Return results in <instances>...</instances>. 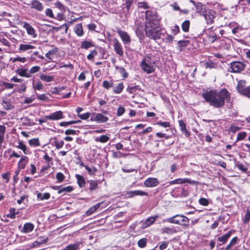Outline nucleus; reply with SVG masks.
<instances>
[{
	"label": "nucleus",
	"mask_w": 250,
	"mask_h": 250,
	"mask_svg": "<svg viewBox=\"0 0 250 250\" xmlns=\"http://www.w3.org/2000/svg\"><path fill=\"white\" fill-rule=\"evenodd\" d=\"M16 147L19 149L22 150L25 154H28L30 153L29 149L27 148V146L22 141L19 142Z\"/></svg>",
	"instance_id": "nucleus-21"
},
{
	"label": "nucleus",
	"mask_w": 250,
	"mask_h": 250,
	"mask_svg": "<svg viewBox=\"0 0 250 250\" xmlns=\"http://www.w3.org/2000/svg\"><path fill=\"white\" fill-rule=\"evenodd\" d=\"M54 144L56 148L59 149L63 146L64 145V142L62 140L58 141L57 140H55L54 141Z\"/></svg>",
	"instance_id": "nucleus-42"
},
{
	"label": "nucleus",
	"mask_w": 250,
	"mask_h": 250,
	"mask_svg": "<svg viewBox=\"0 0 250 250\" xmlns=\"http://www.w3.org/2000/svg\"><path fill=\"white\" fill-rule=\"evenodd\" d=\"M158 217V215L147 218L142 224L143 228H146L153 224Z\"/></svg>",
	"instance_id": "nucleus-14"
},
{
	"label": "nucleus",
	"mask_w": 250,
	"mask_h": 250,
	"mask_svg": "<svg viewBox=\"0 0 250 250\" xmlns=\"http://www.w3.org/2000/svg\"><path fill=\"white\" fill-rule=\"evenodd\" d=\"M199 203L200 205L204 206H207L209 204L208 200L205 198H200Z\"/></svg>",
	"instance_id": "nucleus-54"
},
{
	"label": "nucleus",
	"mask_w": 250,
	"mask_h": 250,
	"mask_svg": "<svg viewBox=\"0 0 250 250\" xmlns=\"http://www.w3.org/2000/svg\"><path fill=\"white\" fill-rule=\"evenodd\" d=\"M31 8L41 12L43 10V6L42 4L37 0H33L31 2Z\"/></svg>",
	"instance_id": "nucleus-15"
},
{
	"label": "nucleus",
	"mask_w": 250,
	"mask_h": 250,
	"mask_svg": "<svg viewBox=\"0 0 250 250\" xmlns=\"http://www.w3.org/2000/svg\"><path fill=\"white\" fill-rule=\"evenodd\" d=\"M147 240L146 238H144L140 239L138 242V245L140 248H144L146 244Z\"/></svg>",
	"instance_id": "nucleus-47"
},
{
	"label": "nucleus",
	"mask_w": 250,
	"mask_h": 250,
	"mask_svg": "<svg viewBox=\"0 0 250 250\" xmlns=\"http://www.w3.org/2000/svg\"><path fill=\"white\" fill-rule=\"evenodd\" d=\"M157 16L152 11L146 12L145 32L146 37L154 40L161 38L162 30Z\"/></svg>",
	"instance_id": "nucleus-1"
},
{
	"label": "nucleus",
	"mask_w": 250,
	"mask_h": 250,
	"mask_svg": "<svg viewBox=\"0 0 250 250\" xmlns=\"http://www.w3.org/2000/svg\"><path fill=\"white\" fill-rule=\"evenodd\" d=\"M245 64L241 62H233L230 63L229 71L233 73H239L245 68Z\"/></svg>",
	"instance_id": "nucleus-5"
},
{
	"label": "nucleus",
	"mask_w": 250,
	"mask_h": 250,
	"mask_svg": "<svg viewBox=\"0 0 250 250\" xmlns=\"http://www.w3.org/2000/svg\"><path fill=\"white\" fill-rule=\"evenodd\" d=\"M73 190V188L72 186H69L66 187H63L61 188L60 190H58V193L61 194L63 192H70L72 191Z\"/></svg>",
	"instance_id": "nucleus-35"
},
{
	"label": "nucleus",
	"mask_w": 250,
	"mask_h": 250,
	"mask_svg": "<svg viewBox=\"0 0 250 250\" xmlns=\"http://www.w3.org/2000/svg\"><path fill=\"white\" fill-rule=\"evenodd\" d=\"M134 194L135 196H147L148 193L140 190H134Z\"/></svg>",
	"instance_id": "nucleus-59"
},
{
	"label": "nucleus",
	"mask_w": 250,
	"mask_h": 250,
	"mask_svg": "<svg viewBox=\"0 0 250 250\" xmlns=\"http://www.w3.org/2000/svg\"><path fill=\"white\" fill-rule=\"evenodd\" d=\"M11 60H12L13 62H20L24 63L26 61V59L25 57H17L11 59Z\"/></svg>",
	"instance_id": "nucleus-49"
},
{
	"label": "nucleus",
	"mask_w": 250,
	"mask_h": 250,
	"mask_svg": "<svg viewBox=\"0 0 250 250\" xmlns=\"http://www.w3.org/2000/svg\"><path fill=\"white\" fill-rule=\"evenodd\" d=\"M23 27L26 30L27 33L29 36L33 38H37V34L30 24L25 22L23 23Z\"/></svg>",
	"instance_id": "nucleus-6"
},
{
	"label": "nucleus",
	"mask_w": 250,
	"mask_h": 250,
	"mask_svg": "<svg viewBox=\"0 0 250 250\" xmlns=\"http://www.w3.org/2000/svg\"><path fill=\"white\" fill-rule=\"evenodd\" d=\"M75 33L77 36L81 37L83 35V26L81 23L77 24L74 29Z\"/></svg>",
	"instance_id": "nucleus-23"
},
{
	"label": "nucleus",
	"mask_w": 250,
	"mask_h": 250,
	"mask_svg": "<svg viewBox=\"0 0 250 250\" xmlns=\"http://www.w3.org/2000/svg\"><path fill=\"white\" fill-rule=\"evenodd\" d=\"M217 40L216 34L212 30L208 29L206 41L208 43H213Z\"/></svg>",
	"instance_id": "nucleus-13"
},
{
	"label": "nucleus",
	"mask_w": 250,
	"mask_h": 250,
	"mask_svg": "<svg viewBox=\"0 0 250 250\" xmlns=\"http://www.w3.org/2000/svg\"><path fill=\"white\" fill-rule=\"evenodd\" d=\"M40 78L42 81L48 83L51 82L54 80V77L53 76H48L44 74H41Z\"/></svg>",
	"instance_id": "nucleus-27"
},
{
	"label": "nucleus",
	"mask_w": 250,
	"mask_h": 250,
	"mask_svg": "<svg viewBox=\"0 0 250 250\" xmlns=\"http://www.w3.org/2000/svg\"><path fill=\"white\" fill-rule=\"evenodd\" d=\"M85 168L87 170L89 174H90V175L94 174L97 171V168L94 167H90L87 166V167H85Z\"/></svg>",
	"instance_id": "nucleus-46"
},
{
	"label": "nucleus",
	"mask_w": 250,
	"mask_h": 250,
	"mask_svg": "<svg viewBox=\"0 0 250 250\" xmlns=\"http://www.w3.org/2000/svg\"><path fill=\"white\" fill-rule=\"evenodd\" d=\"M6 128L4 125H0V149L2 146V144L4 141V134Z\"/></svg>",
	"instance_id": "nucleus-24"
},
{
	"label": "nucleus",
	"mask_w": 250,
	"mask_h": 250,
	"mask_svg": "<svg viewBox=\"0 0 250 250\" xmlns=\"http://www.w3.org/2000/svg\"><path fill=\"white\" fill-rule=\"evenodd\" d=\"M125 111V108L122 106H120L117 110L116 115L117 116H122Z\"/></svg>",
	"instance_id": "nucleus-56"
},
{
	"label": "nucleus",
	"mask_w": 250,
	"mask_h": 250,
	"mask_svg": "<svg viewBox=\"0 0 250 250\" xmlns=\"http://www.w3.org/2000/svg\"><path fill=\"white\" fill-rule=\"evenodd\" d=\"M16 72L21 77H24L26 78L31 77L29 71L27 69L19 68L16 70Z\"/></svg>",
	"instance_id": "nucleus-20"
},
{
	"label": "nucleus",
	"mask_w": 250,
	"mask_h": 250,
	"mask_svg": "<svg viewBox=\"0 0 250 250\" xmlns=\"http://www.w3.org/2000/svg\"><path fill=\"white\" fill-rule=\"evenodd\" d=\"M166 221L170 223L180 225L183 226H188L189 224V219L182 215H176L167 218Z\"/></svg>",
	"instance_id": "nucleus-4"
},
{
	"label": "nucleus",
	"mask_w": 250,
	"mask_h": 250,
	"mask_svg": "<svg viewBox=\"0 0 250 250\" xmlns=\"http://www.w3.org/2000/svg\"><path fill=\"white\" fill-rule=\"evenodd\" d=\"M190 25V22L188 20L184 21L182 24V28L183 31L187 32L188 31Z\"/></svg>",
	"instance_id": "nucleus-37"
},
{
	"label": "nucleus",
	"mask_w": 250,
	"mask_h": 250,
	"mask_svg": "<svg viewBox=\"0 0 250 250\" xmlns=\"http://www.w3.org/2000/svg\"><path fill=\"white\" fill-rule=\"evenodd\" d=\"M33 84V88L35 90H40L43 88V85L42 83L40 81H38L36 84H34V83Z\"/></svg>",
	"instance_id": "nucleus-44"
},
{
	"label": "nucleus",
	"mask_w": 250,
	"mask_h": 250,
	"mask_svg": "<svg viewBox=\"0 0 250 250\" xmlns=\"http://www.w3.org/2000/svg\"><path fill=\"white\" fill-rule=\"evenodd\" d=\"M135 0H126L125 4H124L125 6V7L128 10L131 5L133 4V2Z\"/></svg>",
	"instance_id": "nucleus-58"
},
{
	"label": "nucleus",
	"mask_w": 250,
	"mask_h": 250,
	"mask_svg": "<svg viewBox=\"0 0 250 250\" xmlns=\"http://www.w3.org/2000/svg\"><path fill=\"white\" fill-rule=\"evenodd\" d=\"M117 33H118L123 43L125 44H127L130 43V38L127 32L121 30H118Z\"/></svg>",
	"instance_id": "nucleus-9"
},
{
	"label": "nucleus",
	"mask_w": 250,
	"mask_h": 250,
	"mask_svg": "<svg viewBox=\"0 0 250 250\" xmlns=\"http://www.w3.org/2000/svg\"><path fill=\"white\" fill-rule=\"evenodd\" d=\"M163 232L168 234H171L176 232V230L173 228L165 227L163 229Z\"/></svg>",
	"instance_id": "nucleus-45"
},
{
	"label": "nucleus",
	"mask_w": 250,
	"mask_h": 250,
	"mask_svg": "<svg viewBox=\"0 0 250 250\" xmlns=\"http://www.w3.org/2000/svg\"><path fill=\"white\" fill-rule=\"evenodd\" d=\"M247 133L245 132H241L237 134L236 141L243 140L246 137Z\"/></svg>",
	"instance_id": "nucleus-52"
},
{
	"label": "nucleus",
	"mask_w": 250,
	"mask_h": 250,
	"mask_svg": "<svg viewBox=\"0 0 250 250\" xmlns=\"http://www.w3.org/2000/svg\"><path fill=\"white\" fill-rule=\"evenodd\" d=\"M81 122L80 120L78 121H71L69 122H62L60 123V125L61 126H67L69 125L78 123Z\"/></svg>",
	"instance_id": "nucleus-40"
},
{
	"label": "nucleus",
	"mask_w": 250,
	"mask_h": 250,
	"mask_svg": "<svg viewBox=\"0 0 250 250\" xmlns=\"http://www.w3.org/2000/svg\"><path fill=\"white\" fill-rule=\"evenodd\" d=\"M103 86L106 89H108L110 87H112V83H109L107 81H104L103 83Z\"/></svg>",
	"instance_id": "nucleus-63"
},
{
	"label": "nucleus",
	"mask_w": 250,
	"mask_h": 250,
	"mask_svg": "<svg viewBox=\"0 0 250 250\" xmlns=\"http://www.w3.org/2000/svg\"><path fill=\"white\" fill-rule=\"evenodd\" d=\"M168 244V242L163 241L160 244V245L159 246V248L160 250H164L167 248Z\"/></svg>",
	"instance_id": "nucleus-64"
},
{
	"label": "nucleus",
	"mask_w": 250,
	"mask_h": 250,
	"mask_svg": "<svg viewBox=\"0 0 250 250\" xmlns=\"http://www.w3.org/2000/svg\"><path fill=\"white\" fill-rule=\"evenodd\" d=\"M34 228V226L31 223H26L24 224L22 232L23 233H28L32 231Z\"/></svg>",
	"instance_id": "nucleus-22"
},
{
	"label": "nucleus",
	"mask_w": 250,
	"mask_h": 250,
	"mask_svg": "<svg viewBox=\"0 0 250 250\" xmlns=\"http://www.w3.org/2000/svg\"><path fill=\"white\" fill-rule=\"evenodd\" d=\"M137 5L139 8H143L144 9H146L149 8L147 3L145 1L139 2Z\"/></svg>",
	"instance_id": "nucleus-53"
},
{
	"label": "nucleus",
	"mask_w": 250,
	"mask_h": 250,
	"mask_svg": "<svg viewBox=\"0 0 250 250\" xmlns=\"http://www.w3.org/2000/svg\"><path fill=\"white\" fill-rule=\"evenodd\" d=\"M179 125L181 131L185 134L187 137L190 135V133L186 128V125L183 120L179 121Z\"/></svg>",
	"instance_id": "nucleus-19"
},
{
	"label": "nucleus",
	"mask_w": 250,
	"mask_h": 250,
	"mask_svg": "<svg viewBox=\"0 0 250 250\" xmlns=\"http://www.w3.org/2000/svg\"><path fill=\"white\" fill-rule=\"evenodd\" d=\"M45 15L46 16L49 17L51 18H54V16L53 14L52 10L50 8H47L45 10Z\"/></svg>",
	"instance_id": "nucleus-61"
},
{
	"label": "nucleus",
	"mask_w": 250,
	"mask_h": 250,
	"mask_svg": "<svg viewBox=\"0 0 250 250\" xmlns=\"http://www.w3.org/2000/svg\"><path fill=\"white\" fill-rule=\"evenodd\" d=\"M93 46V44L90 42L83 41L81 43V48H83V49H87L88 48H89L90 47H92Z\"/></svg>",
	"instance_id": "nucleus-38"
},
{
	"label": "nucleus",
	"mask_w": 250,
	"mask_h": 250,
	"mask_svg": "<svg viewBox=\"0 0 250 250\" xmlns=\"http://www.w3.org/2000/svg\"><path fill=\"white\" fill-rule=\"evenodd\" d=\"M239 94L250 98V87H246Z\"/></svg>",
	"instance_id": "nucleus-39"
},
{
	"label": "nucleus",
	"mask_w": 250,
	"mask_h": 250,
	"mask_svg": "<svg viewBox=\"0 0 250 250\" xmlns=\"http://www.w3.org/2000/svg\"><path fill=\"white\" fill-rule=\"evenodd\" d=\"M50 197V194L49 193H44L43 194L38 193L37 194V198L40 200H47Z\"/></svg>",
	"instance_id": "nucleus-34"
},
{
	"label": "nucleus",
	"mask_w": 250,
	"mask_h": 250,
	"mask_svg": "<svg viewBox=\"0 0 250 250\" xmlns=\"http://www.w3.org/2000/svg\"><path fill=\"white\" fill-rule=\"evenodd\" d=\"M156 125L162 126L164 127H167L170 126V124L168 122H161L159 121L156 123Z\"/></svg>",
	"instance_id": "nucleus-60"
},
{
	"label": "nucleus",
	"mask_w": 250,
	"mask_h": 250,
	"mask_svg": "<svg viewBox=\"0 0 250 250\" xmlns=\"http://www.w3.org/2000/svg\"><path fill=\"white\" fill-rule=\"evenodd\" d=\"M16 214V212L15 208H11L9 210V213L7 215V217L11 218V219H14L15 218Z\"/></svg>",
	"instance_id": "nucleus-48"
},
{
	"label": "nucleus",
	"mask_w": 250,
	"mask_h": 250,
	"mask_svg": "<svg viewBox=\"0 0 250 250\" xmlns=\"http://www.w3.org/2000/svg\"><path fill=\"white\" fill-rule=\"evenodd\" d=\"M2 105L3 108L7 110H12L14 108V106L8 100H3Z\"/></svg>",
	"instance_id": "nucleus-30"
},
{
	"label": "nucleus",
	"mask_w": 250,
	"mask_h": 250,
	"mask_svg": "<svg viewBox=\"0 0 250 250\" xmlns=\"http://www.w3.org/2000/svg\"><path fill=\"white\" fill-rule=\"evenodd\" d=\"M28 158L25 156H22L18 164V167L19 169H24L28 162Z\"/></svg>",
	"instance_id": "nucleus-18"
},
{
	"label": "nucleus",
	"mask_w": 250,
	"mask_h": 250,
	"mask_svg": "<svg viewBox=\"0 0 250 250\" xmlns=\"http://www.w3.org/2000/svg\"><path fill=\"white\" fill-rule=\"evenodd\" d=\"M48 120H58L63 118L62 112L61 111H57L54 113L51 114L48 116Z\"/></svg>",
	"instance_id": "nucleus-11"
},
{
	"label": "nucleus",
	"mask_w": 250,
	"mask_h": 250,
	"mask_svg": "<svg viewBox=\"0 0 250 250\" xmlns=\"http://www.w3.org/2000/svg\"><path fill=\"white\" fill-rule=\"evenodd\" d=\"M28 143L32 146H40V143L38 138H34L29 140Z\"/></svg>",
	"instance_id": "nucleus-36"
},
{
	"label": "nucleus",
	"mask_w": 250,
	"mask_h": 250,
	"mask_svg": "<svg viewBox=\"0 0 250 250\" xmlns=\"http://www.w3.org/2000/svg\"><path fill=\"white\" fill-rule=\"evenodd\" d=\"M115 68L121 74L124 78H126L128 76V73L126 72L125 69L123 67L116 66Z\"/></svg>",
	"instance_id": "nucleus-32"
},
{
	"label": "nucleus",
	"mask_w": 250,
	"mask_h": 250,
	"mask_svg": "<svg viewBox=\"0 0 250 250\" xmlns=\"http://www.w3.org/2000/svg\"><path fill=\"white\" fill-rule=\"evenodd\" d=\"M108 120V118L101 113L95 114L94 120L98 123H105Z\"/></svg>",
	"instance_id": "nucleus-17"
},
{
	"label": "nucleus",
	"mask_w": 250,
	"mask_h": 250,
	"mask_svg": "<svg viewBox=\"0 0 250 250\" xmlns=\"http://www.w3.org/2000/svg\"><path fill=\"white\" fill-rule=\"evenodd\" d=\"M123 83H121L114 88V92L117 94L120 93L123 91Z\"/></svg>",
	"instance_id": "nucleus-43"
},
{
	"label": "nucleus",
	"mask_w": 250,
	"mask_h": 250,
	"mask_svg": "<svg viewBox=\"0 0 250 250\" xmlns=\"http://www.w3.org/2000/svg\"><path fill=\"white\" fill-rule=\"evenodd\" d=\"M109 140V137L106 135H102L100 137L95 138V141L96 142H100L102 143L107 142Z\"/></svg>",
	"instance_id": "nucleus-31"
},
{
	"label": "nucleus",
	"mask_w": 250,
	"mask_h": 250,
	"mask_svg": "<svg viewBox=\"0 0 250 250\" xmlns=\"http://www.w3.org/2000/svg\"><path fill=\"white\" fill-rule=\"evenodd\" d=\"M113 48L115 53L119 55L120 56H123L124 54V52L123 50V48L122 45L119 42V41L116 39H114L113 40Z\"/></svg>",
	"instance_id": "nucleus-7"
},
{
	"label": "nucleus",
	"mask_w": 250,
	"mask_h": 250,
	"mask_svg": "<svg viewBox=\"0 0 250 250\" xmlns=\"http://www.w3.org/2000/svg\"><path fill=\"white\" fill-rule=\"evenodd\" d=\"M144 28L143 24L140 23L136 24L135 32L137 36L140 39H142L144 37Z\"/></svg>",
	"instance_id": "nucleus-16"
},
{
	"label": "nucleus",
	"mask_w": 250,
	"mask_h": 250,
	"mask_svg": "<svg viewBox=\"0 0 250 250\" xmlns=\"http://www.w3.org/2000/svg\"><path fill=\"white\" fill-rule=\"evenodd\" d=\"M75 176L79 187L80 188H83L85 184V181L83 176L78 174H76Z\"/></svg>",
	"instance_id": "nucleus-25"
},
{
	"label": "nucleus",
	"mask_w": 250,
	"mask_h": 250,
	"mask_svg": "<svg viewBox=\"0 0 250 250\" xmlns=\"http://www.w3.org/2000/svg\"><path fill=\"white\" fill-rule=\"evenodd\" d=\"M189 43V41L188 40L180 41L178 42V44L180 47L186 46Z\"/></svg>",
	"instance_id": "nucleus-62"
},
{
	"label": "nucleus",
	"mask_w": 250,
	"mask_h": 250,
	"mask_svg": "<svg viewBox=\"0 0 250 250\" xmlns=\"http://www.w3.org/2000/svg\"><path fill=\"white\" fill-rule=\"evenodd\" d=\"M204 16L207 24H212L213 22L215 17L212 11L210 10L206 11Z\"/></svg>",
	"instance_id": "nucleus-12"
},
{
	"label": "nucleus",
	"mask_w": 250,
	"mask_h": 250,
	"mask_svg": "<svg viewBox=\"0 0 250 250\" xmlns=\"http://www.w3.org/2000/svg\"><path fill=\"white\" fill-rule=\"evenodd\" d=\"M97 51L96 50L92 51L91 53L87 55V59L89 60H92L94 57L97 55Z\"/></svg>",
	"instance_id": "nucleus-55"
},
{
	"label": "nucleus",
	"mask_w": 250,
	"mask_h": 250,
	"mask_svg": "<svg viewBox=\"0 0 250 250\" xmlns=\"http://www.w3.org/2000/svg\"><path fill=\"white\" fill-rule=\"evenodd\" d=\"M64 176L62 173L58 172L56 174L57 183H62L64 180Z\"/></svg>",
	"instance_id": "nucleus-50"
},
{
	"label": "nucleus",
	"mask_w": 250,
	"mask_h": 250,
	"mask_svg": "<svg viewBox=\"0 0 250 250\" xmlns=\"http://www.w3.org/2000/svg\"><path fill=\"white\" fill-rule=\"evenodd\" d=\"M58 51L57 47H54L51 50H49L47 53L45 54V56L50 60L52 59V56L55 54Z\"/></svg>",
	"instance_id": "nucleus-33"
},
{
	"label": "nucleus",
	"mask_w": 250,
	"mask_h": 250,
	"mask_svg": "<svg viewBox=\"0 0 250 250\" xmlns=\"http://www.w3.org/2000/svg\"><path fill=\"white\" fill-rule=\"evenodd\" d=\"M155 60L150 56H146L141 63L143 70L147 74L153 72L155 70Z\"/></svg>",
	"instance_id": "nucleus-3"
},
{
	"label": "nucleus",
	"mask_w": 250,
	"mask_h": 250,
	"mask_svg": "<svg viewBox=\"0 0 250 250\" xmlns=\"http://www.w3.org/2000/svg\"><path fill=\"white\" fill-rule=\"evenodd\" d=\"M234 230L231 229L227 233L224 234L223 235L217 238V240L220 242L218 244V246H220L222 245L225 244L228 241L229 238L230 237L231 234L234 232Z\"/></svg>",
	"instance_id": "nucleus-8"
},
{
	"label": "nucleus",
	"mask_w": 250,
	"mask_h": 250,
	"mask_svg": "<svg viewBox=\"0 0 250 250\" xmlns=\"http://www.w3.org/2000/svg\"><path fill=\"white\" fill-rule=\"evenodd\" d=\"M35 48L33 45L29 44H21L19 47V50L21 51H26L28 50H31Z\"/></svg>",
	"instance_id": "nucleus-26"
},
{
	"label": "nucleus",
	"mask_w": 250,
	"mask_h": 250,
	"mask_svg": "<svg viewBox=\"0 0 250 250\" xmlns=\"http://www.w3.org/2000/svg\"><path fill=\"white\" fill-rule=\"evenodd\" d=\"M246 81L244 80H240L238 82L237 85V90L239 93L242 91L246 87Z\"/></svg>",
	"instance_id": "nucleus-28"
},
{
	"label": "nucleus",
	"mask_w": 250,
	"mask_h": 250,
	"mask_svg": "<svg viewBox=\"0 0 250 250\" xmlns=\"http://www.w3.org/2000/svg\"><path fill=\"white\" fill-rule=\"evenodd\" d=\"M79 247V244H71L67 246L65 249L62 250H77Z\"/></svg>",
	"instance_id": "nucleus-41"
},
{
	"label": "nucleus",
	"mask_w": 250,
	"mask_h": 250,
	"mask_svg": "<svg viewBox=\"0 0 250 250\" xmlns=\"http://www.w3.org/2000/svg\"><path fill=\"white\" fill-rule=\"evenodd\" d=\"M202 96L206 102L215 108H220L224 106L225 102L230 100V94L226 89L224 88L217 91L210 90L202 93Z\"/></svg>",
	"instance_id": "nucleus-2"
},
{
	"label": "nucleus",
	"mask_w": 250,
	"mask_h": 250,
	"mask_svg": "<svg viewBox=\"0 0 250 250\" xmlns=\"http://www.w3.org/2000/svg\"><path fill=\"white\" fill-rule=\"evenodd\" d=\"M90 187L89 189L90 191L92 192L94 190L98 188V182L96 180H90L88 181Z\"/></svg>",
	"instance_id": "nucleus-29"
},
{
	"label": "nucleus",
	"mask_w": 250,
	"mask_h": 250,
	"mask_svg": "<svg viewBox=\"0 0 250 250\" xmlns=\"http://www.w3.org/2000/svg\"><path fill=\"white\" fill-rule=\"evenodd\" d=\"M41 68L39 66H34L30 68V70L29 71V73L30 75L31 76L32 74H34L36 72H38L40 71Z\"/></svg>",
	"instance_id": "nucleus-51"
},
{
	"label": "nucleus",
	"mask_w": 250,
	"mask_h": 250,
	"mask_svg": "<svg viewBox=\"0 0 250 250\" xmlns=\"http://www.w3.org/2000/svg\"><path fill=\"white\" fill-rule=\"evenodd\" d=\"M144 184L146 187H154L159 184V182L156 178H148L145 181Z\"/></svg>",
	"instance_id": "nucleus-10"
},
{
	"label": "nucleus",
	"mask_w": 250,
	"mask_h": 250,
	"mask_svg": "<svg viewBox=\"0 0 250 250\" xmlns=\"http://www.w3.org/2000/svg\"><path fill=\"white\" fill-rule=\"evenodd\" d=\"M250 220V211L248 210L247 211V212H246L245 215V217H244L243 222L245 224H247L249 222Z\"/></svg>",
	"instance_id": "nucleus-57"
}]
</instances>
